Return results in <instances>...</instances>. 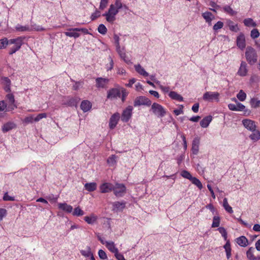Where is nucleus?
I'll list each match as a JSON object with an SVG mask.
<instances>
[{
  "mask_svg": "<svg viewBox=\"0 0 260 260\" xmlns=\"http://www.w3.org/2000/svg\"><path fill=\"white\" fill-rule=\"evenodd\" d=\"M118 10L115 7V5L113 4L111 5L108 13L115 16L118 13Z\"/></svg>",
  "mask_w": 260,
  "mask_h": 260,
  "instance_id": "nucleus-41",
  "label": "nucleus"
},
{
  "mask_svg": "<svg viewBox=\"0 0 260 260\" xmlns=\"http://www.w3.org/2000/svg\"><path fill=\"white\" fill-rule=\"evenodd\" d=\"M7 213V210L5 209H0V220H2L3 217L6 216Z\"/></svg>",
  "mask_w": 260,
  "mask_h": 260,
  "instance_id": "nucleus-58",
  "label": "nucleus"
},
{
  "mask_svg": "<svg viewBox=\"0 0 260 260\" xmlns=\"http://www.w3.org/2000/svg\"><path fill=\"white\" fill-rule=\"evenodd\" d=\"M236 242L239 245L242 247H245L248 244L247 239L244 236H241L237 238L236 239Z\"/></svg>",
  "mask_w": 260,
  "mask_h": 260,
  "instance_id": "nucleus-21",
  "label": "nucleus"
},
{
  "mask_svg": "<svg viewBox=\"0 0 260 260\" xmlns=\"http://www.w3.org/2000/svg\"><path fill=\"white\" fill-rule=\"evenodd\" d=\"M237 46L241 50H244L246 46L245 39L243 33H240L236 40Z\"/></svg>",
  "mask_w": 260,
  "mask_h": 260,
  "instance_id": "nucleus-8",
  "label": "nucleus"
},
{
  "mask_svg": "<svg viewBox=\"0 0 260 260\" xmlns=\"http://www.w3.org/2000/svg\"><path fill=\"white\" fill-rule=\"evenodd\" d=\"M66 35L67 36L74 37L75 38H77L79 36V34H78L77 32H66Z\"/></svg>",
  "mask_w": 260,
  "mask_h": 260,
  "instance_id": "nucleus-62",
  "label": "nucleus"
},
{
  "mask_svg": "<svg viewBox=\"0 0 260 260\" xmlns=\"http://www.w3.org/2000/svg\"><path fill=\"white\" fill-rule=\"evenodd\" d=\"M115 254V256L118 260H125L124 256L122 254L119 253L118 251L116 252Z\"/></svg>",
  "mask_w": 260,
  "mask_h": 260,
  "instance_id": "nucleus-60",
  "label": "nucleus"
},
{
  "mask_svg": "<svg viewBox=\"0 0 260 260\" xmlns=\"http://www.w3.org/2000/svg\"><path fill=\"white\" fill-rule=\"evenodd\" d=\"M199 103H197L194 104L192 107V111L194 113L198 112L199 111Z\"/></svg>",
  "mask_w": 260,
  "mask_h": 260,
  "instance_id": "nucleus-59",
  "label": "nucleus"
},
{
  "mask_svg": "<svg viewBox=\"0 0 260 260\" xmlns=\"http://www.w3.org/2000/svg\"><path fill=\"white\" fill-rule=\"evenodd\" d=\"M47 114L45 113H40L37 115L36 117L34 118V121L36 122L39 121L40 120L43 118H46Z\"/></svg>",
  "mask_w": 260,
  "mask_h": 260,
  "instance_id": "nucleus-52",
  "label": "nucleus"
},
{
  "mask_svg": "<svg viewBox=\"0 0 260 260\" xmlns=\"http://www.w3.org/2000/svg\"><path fill=\"white\" fill-rule=\"evenodd\" d=\"M190 181L194 185H196L199 189H202V188L203 187L202 182L198 179H197V178H196L195 177H192Z\"/></svg>",
  "mask_w": 260,
  "mask_h": 260,
  "instance_id": "nucleus-34",
  "label": "nucleus"
},
{
  "mask_svg": "<svg viewBox=\"0 0 260 260\" xmlns=\"http://www.w3.org/2000/svg\"><path fill=\"white\" fill-rule=\"evenodd\" d=\"M109 0H101L100 9L101 10H104L107 6V4Z\"/></svg>",
  "mask_w": 260,
  "mask_h": 260,
  "instance_id": "nucleus-54",
  "label": "nucleus"
},
{
  "mask_svg": "<svg viewBox=\"0 0 260 260\" xmlns=\"http://www.w3.org/2000/svg\"><path fill=\"white\" fill-rule=\"evenodd\" d=\"M116 156L115 155H112L107 159V162L110 166H113L116 164Z\"/></svg>",
  "mask_w": 260,
  "mask_h": 260,
  "instance_id": "nucleus-45",
  "label": "nucleus"
},
{
  "mask_svg": "<svg viewBox=\"0 0 260 260\" xmlns=\"http://www.w3.org/2000/svg\"><path fill=\"white\" fill-rule=\"evenodd\" d=\"M252 133L250 135L249 138L252 141H257L260 140V131L259 130L254 129V131H252Z\"/></svg>",
  "mask_w": 260,
  "mask_h": 260,
  "instance_id": "nucleus-23",
  "label": "nucleus"
},
{
  "mask_svg": "<svg viewBox=\"0 0 260 260\" xmlns=\"http://www.w3.org/2000/svg\"><path fill=\"white\" fill-rule=\"evenodd\" d=\"M229 28L231 30L235 32H237L239 30L238 25L237 24H234L232 21H231L229 24Z\"/></svg>",
  "mask_w": 260,
  "mask_h": 260,
  "instance_id": "nucleus-48",
  "label": "nucleus"
},
{
  "mask_svg": "<svg viewBox=\"0 0 260 260\" xmlns=\"http://www.w3.org/2000/svg\"><path fill=\"white\" fill-rule=\"evenodd\" d=\"M78 102L77 98H70L65 104L69 106H76Z\"/></svg>",
  "mask_w": 260,
  "mask_h": 260,
  "instance_id": "nucleus-32",
  "label": "nucleus"
},
{
  "mask_svg": "<svg viewBox=\"0 0 260 260\" xmlns=\"http://www.w3.org/2000/svg\"><path fill=\"white\" fill-rule=\"evenodd\" d=\"M103 15L106 16L107 21L109 22L112 23L115 20V16L108 12L104 14Z\"/></svg>",
  "mask_w": 260,
  "mask_h": 260,
  "instance_id": "nucleus-39",
  "label": "nucleus"
},
{
  "mask_svg": "<svg viewBox=\"0 0 260 260\" xmlns=\"http://www.w3.org/2000/svg\"><path fill=\"white\" fill-rule=\"evenodd\" d=\"M114 5H115V7L118 10L122 7V3L119 0H116Z\"/></svg>",
  "mask_w": 260,
  "mask_h": 260,
  "instance_id": "nucleus-63",
  "label": "nucleus"
},
{
  "mask_svg": "<svg viewBox=\"0 0 260 260\" xmlns=\"http://www.w3.org/2000/svg\"><path fill=\"white\" fill-rule=\"evenodd\" d=\"M218 232L221 235V236L224 238L225 240L227 239V231L224 228L219 227L218 229Z\"/></svg>",
  "mask_w": 260,
  "mask_h": 260,
  "instance_id": "nucleus-44",
  "label": "nucleus"
},
{
  "mask_svg": "<svg viewBox=\"0 0 260 260\" xmlns=\"http://www.w3.org/2000/svg\"><path fill=\"white\" fill-rule=\"evenodd\" d=\"M120 90L116 88H113L108 91L107 98L109 99H114L120 97Z\"/></svg>",
  "mask_w": 260,
  "mask_h": 260,
  "instance_id": "nucleus-15",
  "label": "nucleus"
},
{
  "mask_svg": "<svg viewBox=\"0 0 260 260\" xmlns=\"http://www.w3.org/2000/svg\"><path fill=\"white\" fill-rule=\"evenodd\" d=\"M113 210L116 211H122L125 207V202H115L112 203Z\"/></svg>",
  "mask_w": 260,
  "mask_h": 260,
  "instance_id": "nucleus-18",
  "label": "nucleus"
},
{
  "mask_svg": "<svg viewBox=\"0 0 260 260\" xmlns=\"http://www.w3.org/2000/svg\"><path fill=\"white\" fill-rule=\"evenodd\" d=\"M7 98L9 101V103L13 107H15V106L14 105L15 102L14 95L11 93H9L7 95Z\"/></svg>",
  "mask_w": 260,
  "mask_h": 260,
  "instance_id": "nucleus-47",
  "label": "nucleus"
},
{
  "mask_svg": "<svg viewBox=\"0 0 260 260\" xmlns=\"http://www.w3.org/2000/svg\"><path fill=\"white\" fill-rule=\"evenodd\" d=\"M226 253V257L229 258L231 256V248L229 241H227L225 245L224 246Z\"/></svg>",
  "mask_w": 260,
  "mask_h": 260,
  "instance_id": "nucleus-33",
  "label": "nucleus"
},
{
  "mask_svg": "<svg viewBox=\"0 0 260 260\" xmlns=\"http://www.w3.org/2000/svg\"><path fill=\"white\" fill-rule=\"evenodd\" d=\"M260 33L258 29H253L251 31L250 36L252 39H255L259 37Z\"/></svg>",
  "mask_w": 260,
  "mask_h": 260,
  "instance_id": "nucleus-42",
  "label": "nucleus"
},
{
  "mask_svg": "<svg viewBox=\"0 0 260 260\" xmlns=\"http://www.w3.org/2000/svg\"><path fill=\"white\" fill-rule=\"evenodd\" d=\"M135 70L139 74L143 76L146 77L148 76V73L140 64L135 66Z\"/></svg>",
  "mask_w": 260,
  "mask_h": 260,
  "instance_id": "nucleus-29",
  "label": "nucleus"
},
{
  "mask_svg": "<svg viewBox=\"0 0 260 260\" xmlns=\"http://www.w3.org/2000/svg\"><path fill=\"white\" fill-rule=\"evenodd\" d=\"M246 97V94L242 90H240L237 94V98L241 102L244 101Z\"/></svg>",
  "mask_w": 260,
  "mask_h": 260,
  "instance_id": "nucleus-36",
  "label": "nucleus"
},
{
  "mask_svg": "<svg viewBox=\"0 0 260 260\" xmlns=\"http://www.w3.org/2000/svg\"><path fill=\"white\" fill-rule=\"evenodd\" d=\"M113 191L116 197H122L126 192V187L123 184L116 183L114 186Z\"/></svg>",
  "mask_w": 260,
  "mask_h": 260,
  "instance_id": "nucleus-4",
  "label": "nucleus"
},
{
  "mask_svg": "<svg viewBox=\"0 0 260 260\" xmlns=\"http://www.w3.org/2000/svg\"><path fill=\"white\" fill-rule=\"evenodd\" d=\"M114 185L111 183H105L101 186V191L102 193H106L113 190Z\"/></svg>",
  "mask_w": 260,
  "mask_h": 260,
  "instance_id": "nucleus-13",
  "label": "nucleus"
},
{
  "mask_svg": "<svg viewBox=\"0 0 260 260\" xmlns=\"http://www.w3.org/2000/svg\"><path fill=\"white\" fill-rule=\"evenodd\" d=\"M106 247L112 253H115L117 252L118 249L115 247V244L112 241H106Z\"/></svg>",
  "mask_w": 260,
  "mask_h": 260,
  "instance_id": "nucleus-24",
  "label": "nucleus"
},
{
  "mask_svg": "<svg viewBox=\"0 0 260 260\" xmlns=\"http://www.w3.org/2000/svg\"><path fill=\"white\" fill-rule=\"evenodd\" d=\"M84 213L83 210H81L79 207H76L74 209V210L73 212V215L74 216H80L84 215Z\"/></svg>",
  "mask_w": 260,
  "mask_h": 260,
  "instance_id": "nucleus-37",
  "label": "nucleus"
},
{
  "mask_svg": "<svg viewBox=\"0 0 260 260\" xmlns=\"http://www.w3.org/2000/svg\"><path fill=\"white\" fill-rule=\"evenodd\" d=\"M9 42L6 38L0 40V49L6 48Z\"/></svg>",
  "mask_w": 260,
  "mask_h": 260,
  "instance_id": "nucleus-46",
  "label": "nucleus"
},
{
  "mask_svg": "<svg viewBox=\"0 0 260 260\" xmlns=\"http://www.w3.org/2000/svg\"><path fill=\"white\" fill-rule=\"evenodd\" d=\"M181 175L190 181L193 177L189 172L185 171V170L181 172Z\"/></svg>",
  "mask_w": 260,
  "mask_h": 260,
  "instance_id": "nucleus-38",
  "label": "nucleus"
},
{
  "mask_svg": "<svg viewBox=\"0 0 260 260\" xmlns=\"http://www.w3.org/2000/svg\"><path fill=\"white\" fill-rule=\"evenodd\" d=\"M84 187L88 191H93L96 188V184L94 182L87 183L85 184Z\"/></svg>",
  "mask_w": 260,
  "mask_h": 260,
  "instance_id": "nucleus-28",
  "label": "nucleus"
},
{
  "mask_svg": "<svg viewBox=\"0 0 260 260\" xmlns=\"http://www.w3.org/2000/svg\"><path fill=\"white\" fill-rule=\"evenodd\" d=\"M99 256L100 257V258L102 259H106L107 258L106 252L102 249H100L99 251Z\"/></svg>",
  "mask_w": 260,
  "mask_h": 260,
  "instance_id": "nucleus-53",
  "label": "nucleus"
},
{
  "mask_svg": "<svg viewBox=\"0 0 260 260\" xmlns=\"http://www.w3.org/2000/svg\"><path fill=\"white\" fill-rule=\"evenodd\" d=\"M250 104L253 108H258L260 106V100H257L253 98L251 100Z\"/></svg>",
  "mask_w": 260,
  "mask_h": 260,
  "instance_id": "nucleus-40",
  "label": "nucleus"
},
{
  "mask_svg": "<svg viewBox=\"0 0 260 260\" xmlns=\"http://www.w3.org/2000/svg\"><path fill=\"white\" fill-rule=\"evenodd\" d=\"M16 29L17 31H28L29 30V28L27 26H21L20 25H18L16 27Z\"/></svg>",
  "mask_w": 260,
  "mask_h": 260,
  "instance_id": "nucleus-51",
  "label": "nucleus"
},
{
  "mask_svg": "<svg viewBox=\"0 0 260 260\" xmlns=\"http://www.w3.org/2000/svg\"><path fill=\"white\" fill-rule=\"evenodd\" d=\"M242 122L244 127L250 131H254L256 127L255 122L252 120L244 119Z\"/></svg>",
  "mask_w": 260,
  "mask_h": 260,
  "instance_id": "nucleus-9",
  "label": "nucleus"
},
{
  "mask_svg": "<svg viewBox=\"0 0 260 260\" xmlns=\"http://www.w3.org/2000/svg\"><path fill=\"white\" fill-rule=\"evenodd\" d=\"M223 24L222 22L219 21L213 25V29L214 30H219L223 27Z\"/></svg>",
  "mask_w": 260,
  "mask_h": 260,
  "instance_id": "nucleus-49",
  "label": "nucleus"
},
{
  "mask_svg": "<svg viewBox=\"0 0 260 260\" xmlns=\"http://www.w3.org/2000/svg\"><path fill=\"white\" fill-rule=\"evenodd\" d=\"M202 16L209 25H211V21L214 19V15L210 12H205L202 14Z\"/></svg>",
  "mask_w": 260,
  "mask_h": 260,
  "instance_id": "nucleus-14",
  "label": "nucleus"
},
{
  "mask_svg": "<svg viewBox=\"0 0 260 260\" xmlns=\"http://www.w3.org/2000/svg\"><path fill=\"white\" fill-rule=\"evenodd\" d=\"M84 220L88 224H92L96 220V218L93 216H85Z\"/></svg>",
  "mask_w": 260,
  "mask_h": 260,
  "instance_id": "nucleus-50",
  "label": "nucleus"
},
{
  "mask_svg": "<svg viewBox=\"0 0 260 260\" xmlns=\"http://www.w3.org/2000/svg\"><path fill=\"white\" fill-rule=\"evenodd\" d=\"M223 207L226 212L230 213L233 212L232 208L229 204L226 198H224L223 201Z\"/></svg>",
  "mask_w": 260,
  "mask_h": 260,
  "instance_id": "nucleus-30",
  "label": "nucleus"
},
{
  "mask_svg": "<svg viewBox=\"0 0 260 260\" xmlns=\"http://www.w3.org/2000/svg\"><path fill=\"white\" fill-rule=\"evenodd\" d=\"M120 118V115L118 113L114 114L110 118L109 121V127L111 129H113L117 125Z\"/></svg>",
  "mask_w": 260,
  "mask_h": 260,
  "instance_id": "nucleus-10",
  "label": "nucleus"
},
{
  "mask_svg": "<svg viewBox=\"0 0 260 260\" xmlns=\"http://www.w3.org/2000/svg\"><path fill=\"white\" fill-rule=\"evenodd\" d=\"M220 222V218L219 216H214L213 218V221L212 223V228H218L219 226Z\"/></svg>",
  "mask_w": 260,
  "mask_h": 260,
  "instance_id": "nucleus-35",
  "label": "nucleus"
},
{
  "mask_svg": "<svg viewBox=\"0 0 260 260\" xmlns=\"http://www.w3.org/2000/svg\"><path fill=\"white\" fill-rule=\"evenodd\" d=\"M181 137L182 139V140L183 142L184 149L186 150L187 147V141H186V140L185 138V136L184 135H182Z\"/></svg>",
  "mask_w": 260,
  "mask_h": 260,
  "instance_id": "nucleus-64",
  "label": "nucleus"
},
{
  "mask_svg": "<svg viewBox=\"0 0 260 260\" xmlns=\"http://www.w3.org/2000/svg\"><path fill=\"white\" fill-rule=\"evenodd\" d=\"M151 109L155 115L158 116L162 115V107L161 105L155 103H153Z\"/></svg>",
  "mask_w": 260,
  "mask_h": 260,
  "instance_id": "nucleus-11",
  "label": "nucleus"
},
{
  "mask_svg": "<svg viewBox=\"0 0 260 260\" xmlns=\"http://www.w3.org/2000/svg\"><path fill=\"white\" fill-rule=\"evenodd\" d=\"M200 139L197 137L193 139L192 143L191 151L193 155H197L199 151Z\"/></svg>",
  "mask_w": 260,
  "mask_h": 260,
  "instance_id": "nucleus-7",
  "label": "nucleus"
},
{
  "mask_svg": "<svg viewBox=\"0 0 260 260\" xmlns=\"http://www.w3.org/2000/svg\"><path fill=\"white\" fill-rule=\"evenodd\" d=\"M98 30L99 32H100V34L102 35H105L106 34L107 31V29L104 24H101L99 25L98 28Z\"/></svg>",
  "mask_w": 260,
  "mask_h": 260,
  "instance_id": "nucleus-43",
  "label": "nucleus"
},
{
  "mask_svg": "<svg viewBox=\"0 0 260 260\" xmlns=\"http://www.w3.org/2000/svg\"><path fill=\"white\" fill-rule=\"evenodd\" d=\"M114 41H115V42L116 44V49L118 50V49H119V37L118 36V35H116V34H114Z\"/></svg>",
  "mask_w": 260,
  "mask_h": 260,
  "instance_id": "nucleus-57",
  "label": "nucleus"
},
{
  "mask_svg": "<svg viewBox=\"0 0 260 260\" xmlns=\"http://www.w3.org/2000/svg\"><path fill=\"white\" fill-rule=\"evenodd\" d=\"M169 95L170 98H171L172 99L176 100L178 102H183L184 100L182 96L177 93L175 91H171L169 93Z\"/></svg>",
  "mask_w": 260,
  "mask_h": 260,
  "instance_id": "nucleus-19",
  "label": "nucleus"
},
{
  "mask_svg": "<svg viewBox=\"0 0 260 260\" xmlns=\"http://www.w3.org/2000/svg\"><path fill=\"white\" fill-rule=\"evenodd\" d=\"M236 105L237 111H242L245 109V106L240 103H237Z\"/></svg>",
  "mask_w": 260,
  "mask_h": 260,
  "instance_id": "nucleus-55",
  "label": "nucleus"
},
{
  "mask_svg": "<svg viewBox=\"0 0 260 260\" xmlns=\"http://www.w3.org/2000/svg\"><path fill=\"white\" fill-rule=\"evenodd\" d=\"M133 109L132 106H129L123 111L121 116V120L123 121L127 122L128 121L132 116Z\"/></svg>",
  "mask_w": 260,
  "mask_h": 260,
  "instance_id": "nucleus-6",
  "label": "nucleus"
},
{
  "mask_svg": "<svg viewBox=\"0 0 260 260\" xmlns=\"http://www.w3.org/2000/svg\"><path fill=\"white\" fill-rule=\"evenodd\" d=\"M245 55L247 61L251 65L255 64L257 60V52L255 49L251 46H248L246 48Z\"/></svg>",
  "mask_w": 260,
  "mask_h": 260,
  "instance_id": "nucleus-1",
  "label": "nucleus"
},
{
  "mask_svg": "<svg viewBox=\"0 0 260 260\" xmlns=\"http://www.w3.org/2000/svg\"><path fill=\"white\" fill-rule=\"evenodd\" d=\"M58 208L68 213H71L73 210V207L66 203H59Z\"/></svg>",
  "mask_w": 260,
  "mask_h": 260,
  "instance_id": "nucleus-25",
  "label": "nucleus"
},
{
  "mask_svg": "<svg viewBox=\"0 0 260 260\" xmlns=\"http://www.w3.org/2000/svg\"><path fill=\"white\" fill-rule=\"evenodd\" d=\"M254 249L252 247H250L246 252V255L247 258L249 260H256L257 257L253 254Z\"/></svg>",
  "mask_w": 260,
  "mask_h": 260,
  "instance_id": "nucleus-27",
  "label": "nucleus"
},
{
  "mask_svg": "<svg viewBox=\"0 0 260 260\" xmlns=\"http://www.w3.org/2000/svg\"><path fill=\"white\" fill-rule=\"evenodd\" d=\"M101 13L99 11L96 10L94 13L91 15V19L92 20H94L98 17H100Z\"/></svg>",
  "mask_w": 260,
  "mask_h": 260,
  "instance_id": "nucleus-56",
  "label": "nucleus"
},
{
  "mask_svg": "<svg viewBox=\"0 0 260 260\" xmlns=\"http://www.w3.org/2000/svg\"><path fill=\"white\" fill-rule=\"evenodd\" d=\"M80 107L84 112H87L91 108V104L89 101L85 100L82 102Z\"/></svg>",
  "mask_w": 260,
  "mask_h": 260,
  "instance_id": "nucleus-22",
  "label": "nucleus"
},
{
  "mask_svg": "<svg viewBox=\"0 0 260 260\" xmlns=\"http://www.w3.org/2000/svg\"><path fill=\"white\" fill-rule=\"evenodd\" d=\"M222 10L224 11V12L226 13V14H229L231 16H234L236 15L237 12L236 11H234L232 8L229 5H225L222 7Z\"/></svg>",
  "mask_w": 260,
  "mask_h": 260,
  "instance_id": "nucleus-26",
  "label": "nucleus"
},
{
  "mask_svg": "<svg viewBox=\"0 0 260 260\" xmlns=\"http://www.w3.org/2000/svg\"><path fill=\"white\" fill-rule=\"evenodd\" d=\"M109 82V79L107 78H98L96 79V87L98 88H105Z\"/></svg>",
  "mask_w": 260,
  "mask_h": 260,
  "instance_id": "nucleus-16",
  "label": "nucleus"
},
{
  "mask_svg": "<svg viewBox=\"0 0 260 260\" xmlns=\"http://www.w3.org/2000/svg\"><path fill=\"white\" fill-rule=\"evenodd\" d=\"M219 93L218 92L208 91L204 93L203 99L205 101L212 102L213 101L219 102Z\"/></svg>",
  "mask_w": 260,
  "mask_h": 260,
  "instance_id": "nucleus-3",
  "label": "nucleus"
},
{
  "mask_svg": "<svg viewBox=\"0 0 260 260\" xmlns=\"http://www.w3.org/2000/svg\"><path fill=\"white\" fill-rule=\"evenodd\" d=\"M4 201H14V198L9 196L8 193H6L3 197Z\"/></svg>",
  "mask_w": 260,
  "mask_h": 260,
  "instance_id": "nucleus-61",
  "label": "nucleus"
},
{
  "mask_svg": "<svg viewBox=\"0 0 260 260\" xmlns=\"http://www.w3.org/2000/svg\"><path fill=\"white\" fill-rule=\"evenodd\" d=\"M22 41L23 39L21 37H18L17 39H11L9 40V43L10 44H14V45L10 49L9 54L10 55L15 53L21 48L22 44Z\"/></svg>",
  "mask_w": 260,
  "mask_h": 260,
  "instance_id": "nucleus-2",
  "label": "nucleus"
},
{
  "mask_svg": "<svg viewBox=\"0 0 260 260\" xmlns=\"http://www.w3.org/2000/svg\"><path fill=\"white\" fill-rule=\"evenodd\" d=\"M248 72L247 64L244 61H242L238 71L237 74L240 76H245Z\"/></svg>",
  "mask_w": 260,
  "mask_h": 260,
  "instance_id": "nucleus-12",
  "label": "nucleus"
},
{
  "mask_svg": "<svg viewBox=\"0 0 260 260\" xmlns=\"http://www.w3.org/2000/svg\"><path fill=\"white\" fill-rule=\"evenodd\" d=\"M212 117L211 116H207L201 120L200 125L202 127H207L211 121Z\"/></svg>",
  "mask_w": 260,
  "mask_h": 260,
  "instance_id": "nucleus-20",
  "label": "nucleus"
},
{
  "mask_svg": "<svg viewBox=\"0 0 260 260\" xmlns=\"http://www.w3.org/2000/svg\"><path fill=\"white\" fill-rule=\"evenodd\" d=\"M151 104V101L145 96H141L137 98L134 101V106L136 107L140 105L150 106Z\"/></svg>",
  "mask_w": 260,
  "mask_h": 260,
  "instance_id": "nucleus-5",
  "label": "nucleus"
},
{
  "mask_svg": "<svg viewBox=\"0 0 260 260\" xmlns=\"http://www.w3.org/2000/svg\"><path fill=\"white\" fill-rule=\"evenodd\" d=\"M244 24L247 27H255L256 23L251 18H247L244 20Z\"/></svg>",
  "mask_w": 260,
  "mask_h": 260,
  "instance_id": "nucleus-31",
  "label": "nucleus"
},
{
  "mask_svg": "<svg viewBox=\"0 0 260 260\" xmlns=\"http://www.w3.org/2000/svg\"><path fill=\"white\" fill-rule=\"evenodd\" d=\"M16 127V125L15 123L13 122H8L3 125L2 127V131L4 133H6L15 128Z\"/></svg>",
  "mask_w": 260,
  "mask_h": 260,
  "instance_id": "nucleus-17",
  "label": "nucleus"
}]
</instances>
